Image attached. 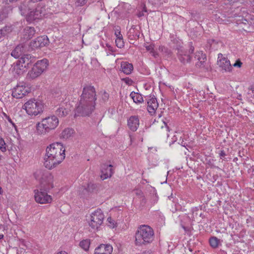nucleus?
Listing matches in <instances>:
<instances>
[{
  "label": "nucleus",
  "mask_w": 254,
  "mask_h": 254,
  "mask_svg": "<svg viewBox=\"0 0 254 254\" xmlns=\"http://www.w3.org/2000/svg\"><path fill=\"white\" fill-rule=\"evenodd\" d=\"M35 179L40 183V190H35V199L41 204L51 203L52 198L47 191L54 187V177L49 171L37 170L34 174Z\"/></svg>",
  "instance_id": "nucleus-1"
},
{
  "label": "nucleus",
  "mask_w": 254,
  "mask_h": 254,
  "mask_svg": "<svg viewBox=\"0 0 254 254\" xmlns=\"http://www.w3.org/2000/svg\"><path fill=\"white\" fill-rule=\"evenodd\" d=\"M96 99L95 88L91 85L84 87L78 106L76 108L75 115L89 116L95 109Z\"/></svg>",
  "instance_id": "nucleus-2"
},
{
  "label": "nucleus",
  "mask_w": 254,
  "mask_h": 254,
  "mask_svg": "<svg viewBox=\"0 0 254 254\" xmlns=\"http://www.w3.org/2000/svg\"><path fill=\"white\" fill-rule=\"evenodd\" d=\"M65 158V148L59 142L53 143L46 148L44 166L50 170L56 167Z\"/></svg>",
  "instance_id": "nucleus-3"
},
{
  "label": "nucleus",
  "mask_w": 254,
  "mask_h": 254,
  "mask_svg": "<svg viewBox=\"0 0 254 254\" xmlns=\"http://www.w3.org/2000/svg\"><path fill=\"white\" fill-rule=\"evenodd\" d=\"M154 238L153 229L147 225L138 227L135 234V244L137 246L146 245L152 242Z\"/></svg>",
  "instance_id": "nucleus-4"
},
{
  "label": "nucleus",
  "mask_w": 254,
  "mask_h": 254,
  "mask_svg": "<svg viewBox=\"0 0 254 254\" xmlns=\"http://www.w3.org/2000/svg\"><path fill=\"white\" fill-rule=\"evenodd\" d=\"M59 120L57 116L52 115L43 119L36 124V132L39 135H45L55 129L58 126Z\"/></svg>",
  "instance_id": "nucleus-5"
},
{
  "label": "nucleus",
  "mask_w": 254,
  "mask_h": 254,
  "mask_svg": "<svg viewBox=\"0 0 254 254\" xmlns=\"http://www.w3.org/2000/svg\"><path fill=\"white\" fill-rule=\"evenodd\" d=\"M43 105L40 101L32 99L27 101L23 106L26 113L30 116H36L43 111Z\"/></svg>",
  "instance_id": "nucleus-6"
},
{
  "label": "nucleus",
  "mask_w": 254,
  "mask_h": 254,
  "mask_svg": "<svg viewBox=\"0 0 254 254\" xmlns=\"http://www.w3.org/2000/svg\"><path fill=\"white\" fill-rule=\"evenodd\" d=\"M49 61L46 59L37 61L29 71L27 76L32 79L38 77L47 69Z\"/></svg>",
  "instance_id": "nucleus-7"
},
{
  "label": "nucleus",
  "mask_w": 254,
  "mask_h": 254,
  "mask_svg": "<svg viewBox=\"0 0 254 254\" xmlns=\"http://www.w3.org/2000/svg\"><path fill=\"white\" fill-rule=\"evenodd\" d=\"M104 219V215L101 209H97L92 213L90 216L89 225L93 229L97 230L102 224Z\"/></svg>",
  "instance_id": "nucleus-8"
},
{
  "label": "nucleus",
  "mask_w": 254,
  "mask_h": 254,
  "mask_svg": "<svg viewBox=\"0 0 254 254\" xmlns=\"http://www.w3.org/2000/svg\"><path fill=\"white\" fill-rule=\"evenodd\" d=\"M45 7L42 5H38L36 8L31 11L26 16L28 22H32L36 19H40L45 15Z\"/></svg>",
  "instance_id": "nucleus-9"
},
{
  "label": "nucleus",
  "mask_w": 254,
  "mask_h": 254,
  "mask_svg": "<svg viewBox=\"0 0 254 254\" xmlns=\"http://www.w3.org/2000/svg\"><path fill=\"white\" fill-rule=\"evenodd\" d=\"M49 43V39L47 36H39L32 40L29 46L32 49L39 48L47 45Z\"/></svg>",
  "instance_id": "nucleus-10"
},
{
  "label": "nucleus",
  "mask_w": 254,
  "mask_h": 254,
  "mask_svg": "<svg viewBox=\"0 0 254 254\" xmlns=\"http://www.w3.org/2000/svg\"><path fill=\"white\" fill-rule=\"evenodd\" d=\"M28 88L23 83H19L12 90V95L16 98H21L28 93Z\"/></svg>",
  "instance_id": "nucleus-11"
},
{
  "label": "nucleus",
  "mask_w": 254,
  "mask_h": 254,
  "mask_svg": "<svg viewBox=\"0 0 254 254\" xmlns=\"http://www.w3.org/2000/svg\"><path fill=\"white\" fill-rule=\"evenodd\" d=\"M193 51L194 48L192 46L190 47L189 52L182 49H178L177 54L180 62L183 64L190 63L191 58L190 54L192 53Z\"/></svg>",
  "instance_id": "nucleus-12"
},
{
  "label": "nucleus",
  "mask_w": 254,
  "mask_h": 254,
  "mask_svg": "<svg viewBox=\"0 0 254 254\" xmlns=\"http://www.w3.org/2000/svg\"><path fill=\"white\" fill-rule=\"evenodd\" d=\"M222 54H218L217 64L222 68V69L226 71H231L232 66L230 62L225 58H223Z\"/></svg>",
  "instance_id": "nucleus-13"
},
{
  "label": "nucleus",
  "mask_w": 254,
  "mask_h": 254,
  "mask_svg": "<svg viewBox=\"0 0 254 254\" xmlns=\"http://www.w3.org/2000/svg\"><path fill=\"white\" fill-rule=\"evenodd\" d=\"M113 174V166L106 164H103L101 166V178L102 180L110 178Z\"/></svg>",
  "instance_id": "nucleus-14"
},
{
  "label": "nucleus",
  "mask_w": 254,
  "mask_h": 254,
  "mask_svg": "<svg viewBox=\"0 0 254 254\" xmlns=\"http://www.w3.org/2000/svg\"><path fill=\"white\" fill-rule=\"evenodd\" d=\"M35 61V58L29 54L23 55L17 62L27 69Z\"/></svg>",
  "instance_id": "nucleus-15"
},
{
  "label": "nucleus",
  "mask_w": 254,
  "mask_h": 254,
  "mask_svg": "<svg viewBox=\"0 0 254 254\" xmlns=\"http://www.w3.org/2000/svg\"><path fill=\"white\" fill-rule=\"evenodd\" d=\"M35 33L36 30L34 27L27 26L23 29L22 32L21 38L23 40L28 41L31 39Z\"/></svg>",
  "instance_id": "nucleus-16"
},
{
  "label": "nucleus",
  "mask_w": 254,
  "mask_h": 254,
  "mask_svg": "<svg viewBox=\"0 0 254 254\" xmlns=\"http://www.w3.org/2000/svg\"><path fill=\"white\" fill-rule=\"evenodd\" d=\"M147 100V110L149 113L152 115L155 113L156 109L158 107V103L157 99L154 97H149Z\"/></svg>",
  "instance_id": "nucleus-17"
},
{
  "label": "nucleus",
  "mask_w": 254,
  "mask_h": 254,
  "mask_svg": "<svg viewBox=\"0 0 254 254\" xmlns=\"http://www.w3.org/2000/svg\"><path fill=\"white\" fill-rule=\"evenodd\" d=\"M113 247L110 245L101 244L95 250L94 254H111Z\"/></svg>",
  "instance_id": "nucleus-18"
},
{
  "label": "nucleus",
  "mask_w": 254,
  "mask_h": 254,
  "mask_svg": "<svg viewBox=\"0 0 254 254\" xmlns=\"http://www.w3.org/2000/svg\"><path fill=\"white\" fill-rule=\"evenodd\" d=\"M97 190V186L92 183H89L87 187H82L80 191H82L83 196L89 194L90 193L96 192Z\"/></svg>",
  "instance_id": "nucleus-19"
},
{
  "label": "nucleus",
  "mask_w": 254,
  "mask_h": 254,
  "mask_svg": "<svg viewBox=\"0 0 254 254\" xmlns=\"http://www.w3.org/2000/svg\"><path fill=\"white\" fill-rule=\"evenodd\" d=\"M139 125V120L138 116H131L128 119V127L133 131L137 130Z\"/></svg>",
  "instance_id": "nucleus-20"
},
{
  "label": "nucleus",
  "mask_w": 254,
  "mask_h": 254,
  "mask_svg": "<svg viewBox=\"0 0 254 254\" xmlns=\"http://www.w3.org/2000/svg\"><path fill=\"white\" fill-rule=\"evenodd\" d=\"M25 49L26 48L23 44H19L12 51L11 55L15 58H18L24 55Z\"/></svg>",
  "instance_id": "nucleus-21"
},
{
  "label": "nucleus",
  "mask_w": 254,
  "mask_h": 254,
  "mask_svg": "<svg viewBox=\"0 0 254 254\" xmlns=\"http://www.w3.org/2000/svg\"><path fill=\"white\" fill-rule=\"evenodd\" d=\"M195 58H196L198 61L196 64V66L203 67L205 66L204 64L206 60V57L205 55L203 54L202 52H197L195 55Z\"/></svg>",
  "instance_id": "nucleus-22"
},
{
  "label": "nucleus",
  "mask_w": 254,
  "mask_h": 254,
  "mask_svg": "<svg viewBox=\"0 0 254 254\" xmlns=\"http://www.w3.org/2000/svg\"><path fill=\"white\" fill-rule=\"evenodd\" d=\"M129 96L134 103H141L143 101V97L141 95L138 93L132 91L130 93Z\"/></svg>",
  "instance_id": "nucleus-23"
},
{
  "label": "nucleus",
  "mask_w": 254,
  "mask_h": 254,
  "mask_svg": "<svg viewBox=\"0 0 254 254\" xmlns=\"http://www.w3.org/2000/svg\"><path fill=\"white\" fill-rule=\"evenodd\" d=\"M26 67H24L20 63L17 62L16 64L13 67L14 72L17 74H21L25 71Z\"/></svg>",
  "instance_id": "nucleus-24"
},
{
  "label": "nucleus",
  "mask_w": 254,
  "mask_h": 254,
  "mask_svg": "<svg viewBox=\"0 0 254 254\" xmlns=\"http://www.w3.org/2000/svg\"><path fill=\"white\" fill-rule=\"evenodd\" d=\"M73 133L74 130L72 128H66L62 131L61 136L64 138L67 139L70 137Z\"/></svg>",
  "instance_id": "nucleus-25"
},
{
  "label": "nucleus",
  "mask_w": 254,
  "mask_h": 254,
  "mask_svg": "<svg viewBox=\"0 0 254 254\" xmlns=\"http://www.w3.org/2000/svg\"><path fill=\"white\" fill-rule=\"evenodd\" d=\"M68 113V110L63 107L59 108L56 111V115L59 117H64L66 116Z\"/></svg>",
  "instance_id": "nucleus-26"
},
{
  "label": "nucleus",
  "mask_w": 254,
  "mask_h": 254,
  "mask_svg": "<svg viewBox=\"0 0 254 254\" xmlns=\"http://www.w3.org/2000/svg\"><path fill=\"white\" fill-rule=\"evenodd\" d=\"M90 245V240L89 239L83 240L79 243L80 247L85 251L89 250Z\"/></svg>",
  "instance_id": "nucleus-27"
},
{
  "label": "nucleus",
  "mask_w": 254,
  "mask_h": 254,
  "mask_svg": "<svg viewBox=\"0 0 254 254\" xmlns=\"http://www.w3.org/2000/svg\"><path fill=\"white\" fill-rule=\"evenodd\" d=\"M219 240L216 237H213L210 238L209 239V243L210 246L214 248H217L218 246Z\"/></svg>",
  "instance_id": "nucleus-28"
},
{
  "label": "nucleus",
  "mask_w": 254,
  "mask_h": 254,
  "mask_svg": "<svg viewBox=\"0 0 254 254\" xmlns=\"http://www.w3.org/2000/svg\"><path fill=\"white\" fill-rule=\"evenodd\" d=\"M8 16L7 9H4L0 12V22H2Z\"/></svg>",
  "instance_id": "nucleus-29"
},
{
  "label": "nucleus",
  "mask_w": 254,
  "mask_h": 254,
  "mask_svg": "<svg viewBox=\"0 0 254 254\" xmlns=\"http://www.w3.org/2000/svg\"><path fill=\"white\" fill-rule=\"evenodd\" d=\"M115 34L117 35V37H118L117 39L116 40V45L118 48H122L124 46V41L122 38L118 36V35L117 34V32H116Z\"/></svg>",
  "instance_id": "nucleus-30"
},
{
  "label": "nucleus",
  "mask_w": 254,
  "mask_h": 254,
  "mask_svg": "<svg viewBox=\"0 0 254 254\" xmlns=\"http://www.w3.org/2000/svg\"><path fill=\"white\" fill-rule=\"evenodd\" d=\"M120 70L121 72L127 74V62H122L121 63V67Z\"/></svg>",
  "instance_id": "nucleus-31"
},
{
  "label": "nucleus",
  "mask_w": 254,
  "mask_h": 254,
  "mask_svg": "<svg viewBox=\"0 0 254 254\" xmlns=\"http://www.w3.org/2000/svg\"><path fill=\"white\" fill-rule=\"evenodd\" d=\"M0 149L3 152L6 151L5 143L1 136H0Z\"/></svg>",
  "instance_id": "nucleus-32"
},
{
  "label": "nucleus",
  "mask_w": 254,
  "mask_h": 254,
  "mask_svg": "<svg viewBox=\"0 0 254 254\" xmlns=\"http://www.w3.org/2000/svg\"><path fill=\"white\" fill-rule=\"evenodd\" d=\"M107 221L108 222V225L110 228H113L116 226L115 222L111 217H108Z\"/></svg>",
  "instance_id": "nucleus-33"
},
{
  "label": "nucleus",
  "mask_w": 254,
  "mask_h": 254,
  "mask_svg": "<svg viewBox=\"0 0 254 254\" xmlns=\"http://www.w3.org/2000/svg\"><path fill=\"white\" fill-rule=\"evenodd\" d=\"M164 127H162V132H164L166 133L167 136L168 137L169 135L168 132L169 131V127L167 125V124L164 122Z\"/></svg>",
  "instance_id": "nucleus-34"
},
{
  "label": "nucleus",
  "mask_w": 254,
  "mask_h": 254,
  "mask_svg": "<svg viewBox=\"0 0 254 254\" xmlns=\"http://www.w3.org/2000/svg\"><path fill=\"white\" fill-rule=\"evenodd\" d=\"M109 98V94L108 93L106 92H104L103 94L102 95V99L103 101L105 102L108 100Z\"/></svg>",
  "instance_id": "nucleus-35"
},
{
  "label": "nucleus",
  "mask_w": 254,
  "mask_h": 254,
  "mask_svg": "<svg viewBox=\"0 0 254 254\" xmlns=\"http://www.w3.org/2000/svg\"><path fill=\"white\" fill-rule=\"evenodd\" d=\"M147 12L146 7H145V5H144L142 11H139L138 12V13L137 14L138 17H140L143 16L144 12Z\"/></svg>",
  "instance_id": "nucleus-36"
},
{
  "label": "nucleus",
  "mask_w": 254,
  "mask_h": 254,
  "mask_svg": "<svg viewBox=\"0 0 254 254\" xmlns=\"http://www.w3.org/2000/svg\"><path fill=\"white\" fill-rule=\"evenodd\" d=\"M242 64V63L240 60H237L236 61L235 63L233 64V66L235 67H240Z\"/></svg>",
  "instance_id": "nucleus-37"
},
{
  "label": "nucleus",
  "mask_w": 254,
  "mask_h": 254,
  "mask_svg": "<svg viewBox=\"0 0 254 254\" xmlns=\"http://www.w3.org/2000/svg\"><path fill=\"white\" fill-rule=\"evenodd\" d=\"M133 69V66L132 64H129L128 63V70L129 71V72H128V74H130Z\"/></svg>",
  "instance_id": "nucleus-38"
},
{
  "label": "nucleus",
  "mask_w": 254,
  "mask_h": 254,
  "mask_svg": "<svg viewBox=\"0 0 254 254\" xmlns=\"http://www.w3.org/2000/svg\"><path fill=\"white\" fill-rule=\"evenodd\" d=\"M208 44L210 45V47H211L212 46L213 44H217L218 43V42H216L215 41V40H213V39H212V40H210L209 41H208Z\"/></svg>",
  "instance_id": "nucleus-39"
},
{
  "label": "nucleus",
  "mask_w": 254,
  "mask_h": 254,
  "mask_svg": "<svg viewBox=\"0 0 254 254\" xmlns=\"http://www.w3.org/2000/svg\"><path fill=\"white\" fill-rule=\"evenodd\" d=\"M88 0H78L77 2L79 3L81 5H84L87 1Z\"/></svg>",
  "instance_id": "nucleus-40"
},
{
  "label": "nucleus",
  "mask_w": 254,
  "mask_h": 254,
  "mask_svg": "<svg viewBox=\"0 0 254 254\" xmlns=\"http://www.w3.org/2000/svg\"><path fill=\"white\" fill-rule=\"evenodd\" d=\"M6 119L12 125H14V123L8 116H6Z\"/></svg>",
  "instance_id": "nucleus-41"
},
{
  "label": "nucleus",
  "mask_w": 254,
  "mask_h": 254,
  "mask_svg": "<svg viewBox=\"0 0 254 254\" xmlns=\"http://www.w3.org/2000/svg\"><path fill=\"white\" fill-rule=\"evenodd\" d=\"M219 155L221 157H223L226 155V153L224 150H221Z\"/></svg>",
  "instance_id": "nucleus-42"
},
{
  "label": "nucleus",
  "mask_w": 254,
  "mask_h": 254,
  "mask_svg": "<svg viewBox=\"0 0 254 254\" xmlns=\"http://www.w3.org/2000/svg\"><path fill=\"white\" fill-rule=\"evenodd\" d=\"M146 49L147 51L151 50V52H153V49L151 45L147 47Z\"/></svg>",
  "instance_id": "nucleus-43"
},
{
  "label": "nucleus",
  "mask_w": 254,
  "mask_h": 254,
  "mask_svg": "<svg viewBox=\"0 0 254 254\" xmlns=\"http://www.w3.org/2000/svg\"><path fill=\"white\" fill-rule=\"evenodd\" d=\"M133 81L128 78V85H131L133 83Z\"/></svg>",
  "instance_id": "nucleus-44"
},
{
  "label": "nucleus",
  "mask_w": 254,
  "mask_h": 254,
  "mask_svg": "<svg viewBox=\"0 0 254 254\" xmlns=\"http://www.w3.org/2000/svg\"><path fill=\"white\" fill-rule=\"evenodd\" d=\"M152 53H153V56L155 58H157V56H158V54L157 53L155 52L154 51V50L153 51V52H152Z\"/></svg>",
  "instance_id": "nucleus-45"
},
{
  "label": "nucleus",
  "mask_w": 254,
  "mask_h": 254,
  "mask_svg": "<svg viewBox=\"0 0 254 254\" xmlns=\"http://www.w3.org/2000/svg\"><path fill=\"white\" fill-rule=\"evenodd\" d=\"M183 143V142H182L181 145H180L179 143H178L179 147H180L181 148H182L183 147H185V143H184V144Z\"/></svg>",
  "instance_id": "nucleus-46"
},
{
  "label": "nucleus",
  "mask_w": 254,
  "mask_h": 254,
  "mask_svg": "<svg viewBox=\"0 0 254 254\" xmlns=\"http://www.w3.org/2000/svg\"><path fill=\"white\" fill-rule=\"evenodd\" d=\"M143 254H152V252L150 251L145 252Z\"/></svg>",
  "instance_id": "nucleus-47"
},
{
  "label": "nucleus",
  "mask_w": 254,
  "mask_h": 254,
  "mask_svg": "<svg viewBox=\"0 0 254 254\" xmlns=\"http://www.w3.org/2000/svg\"><path fill=\"white\" fill-rule=\"evenodd\" d=\"M122 80L124 81L126 84H127V78H123Z\"/></svg>",
  "instance_id": "nucleus-48"
},
{
  "label": "nucleus",
  "mask_w": 254,
  "mask_h": 254,
  "mask_svg": "<svg viewBox=\"0 0 254 254\" xmlns=\"http://www.w3.org/2000/svg\"><path fill=\"white\" fill-rule=\"evenodd\" d=\"M57 254H67L65 252H60Z\"/></svg>",
  "instance_id": "nucleus-49"
},
{
  "label": "nucleus",
  "mask_w": 254,
  "mask_h": 254,
  "mask_svg": "<svg viewBox=\"0 0 254 254\" xmlns=\"http://www.w3.org/2000/svg\"><path fill=\"white\" fill-rule=\"evenodd\" d=\"M3 192L2 188L0 187V194H1Z\"/></svg>",
  "instance_id": "nucleus-50"
},
{
  "label": "nucleus",
  "mask_w": 254,
  "mask_h": 254,
  "mask_svg": "<svg viewBox=\"0 0 254 254\" xmlns=\"http://www.w3.org/2000/svg\"><path fill=\"white\" fill-rule=\"evenodd\" d=\"M3 237V235L2 234H0V240L2 239Z\"/></svg>",
  "instance_id": "nucleus-51"
},
{
  "label": "nucleus",
  "mask_w": 254,
  "mask_h": 254,
  "mask_svg": "<svg viewBox=\"0 0 254 254\" xmlns=\"http://www.w3.org/2000/svg\"><path fill=\"white\" fill-rule=\"evenodd\" d=\"M17 0H9V1L10 2H12V1H17Z\"/></svg>",
  "instance_id": "nucleus-52"
},
{
  "label": "nucleus",
  "mask_w": 254,
  "mask_h": 254,
  "mask_svg": "<svg viewBox=\"0 0 254 254\" xmlns=\"http://www.w3.org/2000/svg\"><path fill=\"white\" fill-rule=\"evenodd\" d=\"M3 115L4 116V117L6 118V116H7L6 114H5L4 113H3Z\"/></svg>",
  "instance_id": "nucleus-53"
},
{
  "label": "nucleus",
  "mask_w": 254,
  "mask_h": 254,
  "mask_svg": "<svg viewBox=\"0 0 254 254\" xmlns=\"http://www.w3.org/2000/svg\"><path fill=\"white\" fill-rule=\"evenodd\" d=\"M129 137H130V141H132V137H131V135H129Z\"/></svg>",
  "instance_id": "nucleus-54"
},
{
  "label": "nucleus",
  "mask_w": 254,
  "mask_h": 254,
  "mask_svg": "<svg viewBox=\"0 0 254 254\" xmlns=\"http://www.w3.org/2000/svg\"><path fill=\"white\" fill-rule=\"evenodd\" d=\"M1 158H2V156L1 155H0V160H1Z\"/></svg>",
  "instance_id": "nucleus-55"
},
{
  "label": "nucleus",
  "mask_w": 254,
  "mask_h": 254,
  "mask_svg": "<svg viewBox=\"0 0 254 254\" xmlns=\"http://www.w3.org/2000/svg\"><path fill=\"white\" fill-rule=\"evenodd\" d=\"M118 33H119V35H120V34H120V32H118Z\"/></svg>",
  "instance_id": "nucleus-56"
}]
</instances>
